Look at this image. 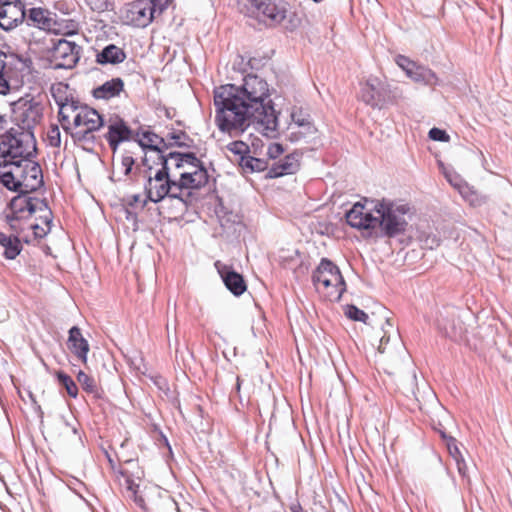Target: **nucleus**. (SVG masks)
I'll list each match as a JSON object with an SVG mask.
<instances>
[{"label":"nucleus","instance_id":"obj_1","mask_svg":"<svg viewBox=\"0 0 512 512\" xmlns=\"http://www.w3.org/2000/svg\"><path fill=\"white\" fill-rule=\"evenodd\" d=\"M265 79L248 73L241 85L228 83L214 89L215 122L221 132L238 130L243 133L252 120L263 129L267 138L278 136V116L269 98Z\"/></svg>","mask_w":512,"mask_h":512},{"label":"nucleus","instance_id":"obj_2","mask_svg":"<svg viewBox=\"0 0 512 512\" xmlns=\"http://www.w3.org/2000/svg\"><path fill=\"white\" fill-rule=\"evenodd\" d=\"M373 210L379 215V235L382 238H395L406 233L408 221L405 215L410 211L409 204L396 205L383 198L377 201Z\"/></svg>","mask_w":512,"mask_h":512},{"label":"nucleus","instance_id":"obj_3","mask_svg":"<svg viewBox=\"0 0 512 512\" xmlns=\"http://www.w3.org/2000/svg\"><path fill=\"white\" fill-rule=\"evenodd\" d=\"M10 122L24 130L30 140H34L35 128L43 118V105L31 94H25L10 103Z\"/></svg>","mask_w":512,"mask_h":512},{"label":"nucleus","instance_id":"obj_4","mask_svg":"<svg viewBox=\"0 0 512 512\" xmlns=\"http://www.w3.org/2000/svg\"><path fill=\"white\" fill-rule=\"evenodd\" d=\"M24 137H28L24 130L17 127H10L0 134V149H2L11 162H19L13 164L14 168H20L22 163L30 162L36 158L38 154L37 140H30L32 150L27 151L24 148Z\"/></svg>","mask_w":512,"mask_h":512},{"label":"nucleus","instance_id":"obj_5","mask_svg":"<svg viewBox=\"0 0 512 512\" xmlns=\"http://www.w3.org/2000/svg\"><path fill=\"white\" fill-rule=\"evenodd\" d=\"M238 3L240 12L260 22L267 19L272 25H279L286 18L288 3L284 0H239Z\"/></svg>","mask_w":512,"mask_h":512},{"label":"nucleus","instance_id":"obj_6","mask_svg":"<svg viewBox=\"0 0 512 512\" xmlns=\"http://www.w3.org/2000/svg\"><path fill=\"white\" fill-rule=\"evenodd\" d=\"M47 48V56L54 70L73 69L80 60L82 47L65 38L51 39Z\"/></svg>","mask_w":512,"mask_h":512},{"label":"nucleus","instance_id":"obj_7","mask_svg":"<svg viewBox=\"0 0 512 512\" xmlns=\"http://www.w3.org/2000/svg\"><path fill=\"white\" fill-rule=\"evenodd\" d=\"M325 272H329V276L335 277L336 283L334 285L337 294L333 300L340 301L343 293L346 291V282L339 269V267L329 258H321L317 267L313 270L311 280L314 285L321 283L325 288L332 286V281L329 277L325 276Z\"/></svg>","mask_w":512,"mask_h":512},{"label":"nucleus","instance_id":"obj_8","mask_svg":"<svg viewBox=\"0 0 512 512\" xmlns=\"http://www.w3.org/2000/svg\"><path fill=\"white\" fill-rule=\"evenodd\" d=\"M156 11L147 0H135L128 3L123 14V23L136 28L147 27L155 18Z\"/></svg>","mask_w":512,"mask_h":512},{"label":"nucleus","instance_id":"obj_9","mask_svg":"<svg viewBox=\"0 0 512 512\" xmlns=\"http://www.w3.org/2000/svg\"><path fill=\"white\" fill-rule=\"evenodd\" d=\"M214 265L224 286L232 295L239 297L246 292L247 283L244 276L237 272L232 265L225 264L220 260H217Z\"/></svg>","mask_w":512,"mask_h":512},{"label":"nucleus","instance_id":"obj_10","mask_svg":"<svg viewBox=\"0 0 512 512\" xmlns=\"http://www.w3.org/2000/svg\"><path fill=\"white\" fill-rule=\"evenodd\" d=\"M301 156L302 153L298 151L285 155L278 162L273 163L270 168L268 167L265 178L276 179L285 175L295 174L300 168L299 160Z\"/></svg>","mask_w":512,"mask_h":512},{"label":"nucleus","instance_id":"obj_11","mask_svg":"<svg viewBox=\"0 0 512 512\" xmlns=\"http://www.w3.org/2000/svg\"><path fill=\"white\" fill-rule=\"evenodd\" d=\"M67 347L78 358V360L82 363L87 362L90 345L88 340L82 335L81 329L77 325L72 326L68 330Z\"/></svg>","mask_w":512,"mask_h":512},{"label":"nucleus","instance_id":"obj_12","mask_svg":"<svg viewBox=\"0 0 512 512\" xmlns=\"http://www.w3.org/2000/svg\"><path fill=\"white\" fill-rule=\"evenodd\" d=\"M26 19V4L0 8V28L6 32L13 30Z\"/></svg>","mask_w":512,"mask_h":512},{"label":"nucleus","instance_id":"obj_13","mask_svg":"<svg viewBox=\"0 0 512 512\" xmlns=\"http://www.w3.org/2000/svg\"><path fill=\"white\" fill-rule=\"evenodd\" d=\"M361 100L372 108H382L385 103V92L377 79H369L361 88Z\"/></svg>","mask_w":512,"mask_h":512},{"label":"nucleus","instance_id":"obj_14","mask_svg":"<svg viewBox=\"0 0 512 512\" xmlns=\"http://www.w3.org/2000/svg\"><path fill=\"white\" fill-rule=\"evenodd\" d=\"M25 20L28 26L34 25L42 30H50L52 26L57 25L52 13L42 7L30 8Z\"/></svg>","mask_w":512,"mask_h":512},{"label":"nucleus","instance_id":"obj_15","mask_svg":"<svg viewBox=\"0 0 512 512\" xmlns=\"http://www.w3.org/2000/svg\"><path fill=\"white\" fill-rule=\"evenodd\" d=\"M124 90V81L120 77L112 78L93 88L92 96L95 99L109 100L120 95Z\"/></svg>","mask_w":512,"mask_h":512},{"label":"nucleus","instance_id":"obj_16","mask_svg":"<svg viewBox=\"0 0 512 512\" xmlns=\"http://www.w3.org/2000/svg\"><path fill=\"white\" fill-rule=\"evenodd\" d=\"M19 184L17 189L14 188H6L11 192L17 193L16 196L12 197V199L8 202L6 210L7 216H17V218L25 219L26 213V198L29 192L22 189V184L20 182H16Z\"/></svg>","mask_w":512,"mask_h":512},{"label":"nucleus","instance_id":"obj_17","mask_svg":"<svg viewBox=\"0 0 512 512\" xmlns=\"http://www.w3.org/2000/svg\"><path fill=\"white\" fill-rule=\"evenodd\" d=\"M455 312H448L447 317L438 319V328L443 332L445 337L458 341L462 337L464 331L463 325L459 319H455Z\"/></svg>","mask_w":512,"mask_h":512},{"label":"nucleus","instance_id":"obj_18","mask_svg":"<svg viewBox=\"0 0 512 512\" xmlns=\"http://www.w3.org/2000/svg\"><path fill=\"white\" fill-rule=\"evenodd\" d=\"M126 52L115 44L106 45L96 54V63L99 65H117L124 62Z\"/></svg>","mask_w":512,"mask_h":512},{"label":"nucleus","instance_id":"obj_19","mask_svg":"<svg viewBox=\"0 0 512 512\" xmlns=\"http://www.w3.org/2000/svg\"><path fill=\"white\" fill-rule=\"evenodd\" d=\"M105 122H99L97 126H91L90 128H86L85 130H79L75 132H70V136L73 139L75 144L84 143L85 145L82 147L84 151L88 153H93L94 145L97 142V137L94 135V132L99 131L102 127H104Z\"/></svg>","mask_w":512,"mask_h":512},{"label":"nucleus","instance_id":"obj_20","mask_svg":"<svg viewBox=\"0 0 512 512\" xmlns=\"http://www.w3.org/2000/svg\"><path fill=\"white\" fill-rule=\"evenodd\" d=\"M106 134L124 143L132 140L133 129L122 117L116 116L114 120H110Z\"/></svg>","mask_w":512,"mask_h":512},{"label":"nucleus","instance_id":"obj_21","mask_svg":"<svg viewBox=\"0 0 512 512\" xmlns=\"http://www.w3.org/2000/svg\"><path fill=\"white\" fill-rule=\"evenodd\" d=\"M26 163V174H28V182L25 183V191L29 193H35L40 188L44 186V178L42 168L37 161H33Z\"/></svg>","mask_w":512,"mask_h":512},{"label":"nucleus","instance_id":"obj_22","mask_svg":"<svg viewBox=\"0 0 512 512\" xmlns=\"http://www.w3.org/2000/svg\"><path fill=\"white\" fill-rule=\"evenodd\" d=\"M100 121L105 122L104 116L95 108L84 104L81 107V111L74 117L73 125L75 128L80 127L81 125H85L87 128H90L91 126H97Z\"/></svg>","mask_w":512,"mask_h":512},{"label":"nucleus","instance_id":"obj_23","mask_svg":"<svg viewBox=\"0 0 512 512\" xmlns=\"http://www.w3.org/2000/svg\"><path fill=\"white\" fill-rule=\"evenodd\" d=\"M0 246L3 247V257L7 260H14L23 250L21 239L18 235H7L0 232Z\"/></svg>","mask_w":512,"mask_h":512},{"label":"nucleus","instance_id":"obj_24","mask_svg":"<svg viewBox=\"0 0 512 512\" xmlns=\"http://www.w3.org/2000/svg\"><path fill=\"white\" fill-rule=\"evenodd\" d=\"M239 167L245 174L260 173L268 170V160L252 156L251 153L237 161Z\"/></svg>","mask_w":512,"mask_h":512},{"label":"nucleus","instance_id":"obj_25","mask_svg":"<svg viewBox=\"0 0 512 512\" xmlns=\"http://www.w3.org/2000/svg\"><path fill=\"white\" fill-rule=\"evenodd\" d=\"M408 78L426 86H438L440 84L436 73L432 69L420 64L415 66Z\"/></svg>","mask_w":512,"mask_h":512},{"label":"nucleus","instance_id":"obj_26","mask_svg":"<svg viewBox=\"0 0 512 512\" xmlns=\"http://www.w3.org/2000/svg\"><path fill=\"white\" fill-rule=\"evenodd\" d=\"M15 163L14 161L11 162L5 152L0 149V184L5 188L17 189L19 187V184L14 182L13 170H4L9 166L13 167Z\"/></svg>","mask_w":512,"mask_h":512},{"label":"nucleus","instance_id":"obj_27","mask_svg":"<svg viewBox=\"0 0 512 512\" xmlns=\"http://www.w3.org/2000/svg\"><path fill=\"white\" fill-rule=\"evenodd\" d=\"M77 381L85 392L93 394L96 399L102 398L103 391L97 387L95 379L92 376H89L84 371L79 370L77 373Z\"/></svg>","mask_w":512,"mask_h":512},{"label":"nucleus","instance_id":"obj_28","mask_svg":"<svg viewBox=\"0 0 512 512\" xmlns=\"http://www.w3.org/2000/svg\"><path fill=\"white\" fill-rule=\"evenodd\" d=\"M55 378L57 383L66 390L67 394L71 398H76L78 396L77 384L70 375L63 370H58L55 373Z\"/></svg>","mask_w":512,"mask_h":512},{"label":"nucleus","instance_id":"obj_29","mask_svg":"<svg viewBox=\"0 0 512 512\" xmlns=\"http://www.w3.org/2000/svg\"><path fill=\"white\" fill-rule=\"evenodd\" d=\"M167 140L181 143L180 146H177L178 148H196L194 140L184 130H175L171 128V131L167 134Z\"/></svg>","mask_w":512,"mask_h":512},{"label":"nucleus","instance_id":"obj_30","mask_svg":"<svg viewBox=\"0 0 512 512\" xmlns=\"http://www.w3.org/2000/svg\"><path fill=\"white\" fill-rule=\"evenodd\" d=\"M377 227H379V215L374 216L371 212H364V210H362V215L359 221H357L355 229L369 231V236H371V231Z\"/></svg>","mask_w":512,"mask_h":512},{"label":"nucleus","instance_id":"obj_31","mask_svg":"<svg viewBox=\"0 0 512 512\" xmlns=\"http://www.w3.org/2000/svg\"><path fill=\"white\" fill-rule=\"evenodd\" d=\"M344 314L348 319L364 324H366L369 319L368 314L354 304H347L344 308Z\"/></svg>","mask_w":512,"mask_h":512},{"label":"nucleus","instance_id":"obj_32","mask_svg":"<svg viewBox=\"0 0 512 512\" xmlns=\"http://www.w3.org/2000/svg\"><path fill=\"white\" fill-rule=\"evenodd\" d=\"M365 209V206L361 204L360 202H356L346 213H345V220L346 223L351 227L354 228L357 226V221H359V218L362 215V210Z\"/></svg>","mask_w":512,"mask_h":512},{"label":"nucleus","instance_id":"obj_33","mask_svg":"<svg viewBox=\"0 0 512 512\" xmlns=\"http://www.w3.org/2000/svg\"><path fill=\"white\" fill-rule=\"evenodd\" d=\"M180 185L182 186V189H192V190H199L203 188V184L194 177V174L192 172H183L180 174Z\"/></svg>","mask_w":512,"mask_h":512},{"label":"nucleus","instance_id":"obj_34","mask_svg":"<svg viewBox=\"0 0 512 512\" xmlns=\"http://www.w3.org/2000/svg\"><path fill=\"white\" fill-rule=\"evenodd\" d=\"M226 149L233 153L234 155L238 156V159L243 158L247 154L251 153L250 146L241 140L230 142L229 144H227Z\"/></svg>","mask_w":512,"mask_h":512},{"label":"nucleus","instance_id":"obj_35","mask_svg":"<svg viewBox=\"0 0 512 512\" xmlns=\"http://www.w3.org/2000/svg\"><path fill=\"white\" fill-rule=\"evenodd\" d=\"M7 55L0 50V94L7 95L10 93L11 86L9 80L4 75V70L6 68Z\"/></svg>","mask_w":512,"mask_h":512},{"label":"nucleus","instance_id":"obj_36","mask_svg":"<svg viewBox=\"0 0 512 512\" xmlns=\"http://www.w3.org/2000/svg\"><path fill=\"white\" fill-rule=\"evenodd\" d=\"M286 25L285 29L289 32H294L297 30L302 24V18L296 11H288V6H286Z\"/></svg>","mask_w":512,"mask_h":512},{"label":"nucleus","instance_id":"obj_37","mask_svg":"<svg viewBox=\"0 0 512 512\" xmlns=\"http://www.w3.org/2000/svg\"><path fill=\"white\" fill-rule=\"evenodd\" d=\"M134 152L124 149L123 154L121 156V166L123 167V175L129 176L132 173L133 167L136 163L135 158L133 157Z\"/></svg>","mask_w":512,"mask_h":512},{"label":"nucleus","instance_id":"obj_38","mask_svg":"<svg viewBox=\"0 0 512 512\" xmlns=\"http://www.w3.org/2000/svg\"><path fill=\"white\" fill-rule=\"evenodd\" d=\"M92 11L102 13L114 9V3L109 0H85Z\"/></svg>","mask_w":512,"mask_h":512},{"label":"nucleus","instance_id":"obj_39","mask_svg":"<svg viewBox=\"0 0 512 512\" xmlns=\"http://www.w3.org/2000/svg\"><path fill=\"white\" fill-rule=\"evenodd\" d=\"M395 63L398 65L399 68H401L405 72L407 77H409L411 75V73L413 72V69L417 65V63L415 61H413L410 58H408L407 56L401 55V54H398L395 57Z\"/></svg>","mask_w":512,"mask_h":512},{"label":"nucleus","instance_id":"obj_40","mask_svg":"<svg viewBox=\"0 0 512 512\" xmlns=\"http://www.w3.org/2000/svg\"><path fill=\"white\" fill-rule=\"evenodd\" d=\"M5 221L9 228L12 230V235H18V237H20V235L24 233L25 226L22 224V222H25V219L17 218V216L5 215Z\"/></svg>","mask_w":512,"mask_h":512},{"label":"nucleus","instance_id":"obj_41","mask_svg":"<svg viewBox=\"0 0 512 512\" xmlns=\"http://www.w3.org/2000/svg\"><path fill=\"white\" fill-rule=\"evenodd\" d=\"M168 195H170V192L168 190V184H166L165 182H161L160 184L154 185V191L150 202L155 204L160 203L166 197H168Z\"/></svg>","mask_w":512,"mask_h":512},{"label":"nucleus","instance_id":"obj_42","mask_svg":"<svg viewBox=\"0 0 512 512\" xmlns=\"http://www.w3.org/2000/svg\"><path fill=\"white\" fill-rule=\"evenodd\" d=\"M217 217L219 218L222 227H225L228 223H238V216L232 212H227L224 206H221L219 210H216Z\"/></svg>","mask_w":512,"mask_h":512},{"label":"nucleus","instance_id":"obj_43","mask_svg":"<svg viewBox=\"0 0 512 512\" xmlns=\"http://www.w3.org/2000/svg\"><path fill=\"white\" fill-rule=\"evenodd\" d=\"M143 188H144L145 199L142 202V205H141L142 208H144L147 205V203L150 202V200L152 199L154 185H153V178H152L151 173L145 174V182H144Z\"/></svg>","mask_w":512,"mask_h":512},{"label":"nucleus","instance_id":"obj_44","mask_svg":"<svg viewBox=\"0 0 512 512\" xmlns=\"http://www.w3.org/2000/svg\"><path fill=\"white\" fill-rule=\"evenodd\" d=\"M180 145H181V143L171 142L170 140H167V137L163 138V137L159 136V138H157L156 143H153V146H156L158 148V150H151V151L155 152L157 154H164V153H166V150L173 148L174 146H180Z\"/></svg>","mask_w":512,"mask_h":512},{"label":"nucleus","instance_id":"obj_45","mask_svg":"<svg viewBox=\"0 0 512 512\" xmlns=\"http://www.w3.org/2000/svg\"><path fill=\"white\" fill-rule=\"evenodd\" d=\"M49 145L54 148H59L61 145V133L57 124H51L48 132Z\"/></svg>","mask_w":512,"mask_h":512},{"label":"nucleus","instance_id":"obj_46","mask_svg":"<svg viewBox=\"0 0 512 512\" xmlns=\"http://www.w3.org/2000/svg\"><path fill=\"white\" fill-rule=\"evenodd\" d=\"M195 168L196 170L192 172V174H194V177L197 178L205 187L208 185L210 178L207 167L205 166L204 162L200 161V163Z\"/></svg>","mask_w":512,"mask_h":512},{"label":"nucleus","instance_id":"obj_47","mask_svg":"<svg viewBox=\"0 0 512 512\" xmlns=\"http://www.w3.org/2000/svg\"><path fill=\"white\" fill-rule=\"evenodd\" d=\"M428 137L433 141L444 143L449 142L450 140V135L447 131L438 127L431 128L428 132Z\"/></svg>","mask_w":512,"mask_h":512},{"label":"nucleus","instance_id":"obj_48","mask_svg":"<svg viewBox=\"0 0 512 512\" xmlns=\"http://www.w3.org/2000/svg\"><path fill=\"white\" fill-rule=\"evenodd\" d=\"M131 141L136 142L144 154H147L150 150H158L156 146H153V143L146 142L145 138H143L139 131L135 132L133 130V138Z\"/></svg>","mask_w":512,"mask_h":512},{"label":"nucleus","instance_id":"obj_49","mask_svg":"<svg viewBox=\"0 0 512 512\" xmlns=\"http://www.w3.org/2000/svg\"><path fill=\"white\" fill-rule=\"evenodd\" d=\"M51 92H52V97H53L56 105L58 106L59 110H63L66 106H68V104H69V96H67L61 90V88H58L57 90L52 88Z\"/></svg>","mask_w":512,"mask_h":512},{"label":"nucleus","instance_id":"obj_50","mask_svg":"<svg viewBox=\"0 0 512 512\" xmlns=\"http://www.w3.org/2000/svg\"><path fill=\"white\" fill-rule=\"evenodd\" d=\"M26 213H25V220H28L32 217V215L38 211V205L37 201H39L38 197L30 196L28 194L26 198Z\"/></svg>","mask_w":512,"mask_h":512},{"label":"nucleus","instance_id":"obj_51","mask_svg":"<svg viewBox=\"0 0 512 512\" xmlns=\"http://www.w3.org/2000/svg\"><path fill=\"white\" fill-rule=\"evenodd\" d=\"M28 229L32 231L33 239L39 240L45 238L48 233H50L51 229L44 228L38 223H32L29 225Z\"/></svg>","mask_w":512,"mask_h":512},{"label":"nucleus","instance_id":"obj_52","mask_svg":"<svg viewBox=\"0 0 512 512\" xmlns=\"http://www.w3.org/2000/svg\"><path fill=\"white\" fill-rule=\"evenodd\" d=\"M285 152L284 146L281 143H271L267 149V156L269 159L275 160Z\"/></svg>","mask_w":512,"mask_h":512},{"label":"nucleus","instance_id":"obj_53","mask_svg":"<svg viewBox=\"0 0 512 512\" xmlns=\"http://www.w3.org/2000/svg\"><path fill=\"white\" fill-rule=\"evenodd\" d=\"M445 444L449 454L454 460H457L458 458L462 457V454L458 447V441L456 440V438L448 439V442H446Z\"/></svg>","mask_w":512,"mask_h":512},{"label":"nucleus","instance_id":"obj_54","mask_svg":"<svg viewBox=\"0 0 512 512\" xmlns=\"http://www.w3.org/2000/svg\"><path fill=\"white\" fill-rule=\"evenodd\" d=\"M174 156L182 157L185 161V164L196 167L200 163V159L197 157L196 153L193 151L184 152V154H173Z\"/></svg>","mask_w":512,"mask_h":512},{"label":"nucleus","instance_id":"obj_55","mask_svg":"<svg viewBox=\"0 0 512 512\" xmlns=\"http://www.w3.org/2000/svg\"><path fill=\"white\" fill-rule=\"evenodd\" d=\"M16 170H20L19 174H15L13 172L14 182H20L22 184V189H25V183L28 182V174H26V163L23 164L20 168H15Z\"/></svg>","mask_w":512,"mask_h":512},{"label":"nucleus","instance_id":"obj_56","mask_svg":"<svg viewBox=\"0 0 512 512\" xmlns=\"http://www.w3.org/2000/svg\"><path fill=\"white\" fill-rule=\"evenodd\" d=\"M265 62V57H249L246 66H248L251 70H259L265 65Z\"/></svg>","mask_w":512,"mask_h":512},{"label":"nucleus","instance_id":"obj_57","mask_svg":"<svg viewBox=\"0 0 512 512\" xmlns=\"http://www.w3.org/2000/svg\"><path fill=\"white\" fill-rule=\"evenodd\" d=\"M235 380H236V383H235L234 388L232 389V391L230 393L229 398H230V400H232V398L235 396V397H237L239 399V402L241 404H243L242 403V397H241V394H240L241 386H242V382L243 381H242L241 377L238 376V375L235 377Z\"/></svg>","mask_w":512,"mask_h":512},{"label":"nucleus","instance_id":"obj_58","mask_svg":"<svg viewBox=\"0 0 512 512\" xmlns=\"http://www.w3.org/2000/svg\"><path fill=\"white\" fill-rule=\"evenodd\" d=\"M149 6L159 14L163 13L167 9V2L163 0H147Z\"/></svg>","mask_w":512,"mask_h":512},{"label":"nucleus","instance_id":"obj_59","mask_svg":"<svg viewBox=\"0 0 512 512\" xmlns=\"http://www.w3.org/2000/svg\"><path fill=\"white\" fill-rule=\"evenodd\" d=\"M53 218L52 210L44 211V213L38 217V219L49 229H52Z\"/></svg>","mask_w":512,"mask_h":512},{"label":"nucleus","instance_id":"obj_60","mask_svg":"<svg viewBox=\"0 0 512 512\" xmlns=\"http://www.w3.org/2000/svg\"><path fill=\"white\" fill-rule=\"evenodd\" d=\"M170 174H171V171H166V170L160 168L155 172V174H154V176H152V178H153V181L161 183V182H165Z\"/></svg>","mask_w":512,"mask_h":512},{"label":"nucleus","instance_id":"obj_61","mask_svg":"<svg viewBox=\"0 0 512 512\" xmlns=\"http://www.w3.org/2000/svg\"><path fill=\"white\" fill-rule=\"evenodd\" d=\"M170 156V152L168 153H164V154H158V164L161 166L160 168L166 170V171H170V167H169V160H172L171 158H169Z\"/></svg>","mask_w":512,"mask_h":512},{"label":"nucleus","instance_id":"obj_62","mask_svg":"<svg viewBox=\"0 0 512 512\" xmlns=\"http://www.w3.org/2000/svg\"><path fill=\"white\" fill-rule=\"evenodd\" d=\"M28 398L30 399L32 406L35 410V412L39 415V417L43 418V411L41 409V406L38 404L35 395L29 390L27 391Z\"/></svg>","mask_w":512,"mask_h":512},{"label":"nucleus","instance_id":"obj_63","mask_svg":"<svg viewBox=\"0 0 512 512\" xmlns=\"http://www.w3.org/2000/svg\"><path fill=\"white\" fill-rule=\"evenodd\" d=\"M455 462H456L457 470H458L459 474L463 478L467 477V464H466L463 456L458 458L457 460H455Z\"/></svg>","mask_w":512,"mask_h":512},{"label":"nucleus","instance_id":"obj_64","mask_svg":"<svg viewBox=\"0 0 512 512\" xmlns=\"http://www.w3.org/2000/svg\"><path fill=\"white\" fill-rule=\"evenodd\" d=\"M104 138L106 139V141L108 142V145L110 147V149L113 151V154H115L119 148V146L122 144L121 142H119L117 139L109 136L108 134H105L104 135Z\"/></svg>","mask_w":512,"mask_h":512}]
</instances>
